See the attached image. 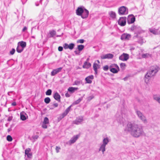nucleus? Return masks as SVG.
<instances>
[{"label": "nucleus", "instance_id": "1", "mask_svg": "<svg viewBox=\"0 0 160 160\" xmlns=\"http://www.w3.org/2000/svg\"><path fill=\"white\" fill-rule=\"evenodd\" d=\"M127 129L135 137H138L143 133L142 126L131 122H128L127 124Z\"/></svg>", "mask_w": 160, "mask_h": 160}, {"label": "nucleus", "instance_id": "2", "mask_svg": "<svg viewBox=\"0 0 160 160\" xmlns=\"http://www.w3.org/2000/svg\"><path fill=\"white\" fill-rule=\"evenodd\" d=\"M160 69V68L157 66L151 67L145 77V82L147 83L151 78L154 76Z\"/></svg>", "mask_w": 160, "mask_h": 160}, {"label": "nucleus", "instance_id": "3", "mask_svg": "<svg viewBox=\"0 0 160 160\" xmlns=\"http://www.w3.org/2000/svg\"><path fill=\"white\" fill-rule=\"evenodd\" d=\"M109 142L108 139V138H105L103 139L102 141V143L100 145L99 149V151H101L103 154L104 153L106 150V145Z\"/></svg>", "mask_w": 160, "mask_h": 160}, {"label": "nucleus", "instance_id": "4", "mask_svg": "<svg viewBox=\"0 0 160 160\" xmlns=\"http://www.w3.org/2000/svg\"><path fill=\"white\" fill-rule=\"evenodd\" d=\"M137 114L139 118L145 124L147 123L148 122L146 117L140 111H137Z\"/></svg>", "mask_w": 160, "mask_h": 160}, {"label": "nucleus", "instance_id": "5", "mask_svg": "<svg viewBox=\"0 0 160 160\" xmlns=\"http://www.w3.org/2000/svg\"><path fill=\"white\" fill-rule=\"evenodd\" d=\"M26 45V42L21 41L18 42L16 50H23Z\"/></svg>", "mask_w": 160, "mask_h": 160}, {"label": "nucleus", "instance_id": "6", "mask_svg": "<svg viewBox=\"0 0 160 160\" xmlns=\"http://www.w3.org/2000/svg\"><path fill=\"white\" fill-rule=\"evenodd\" d=\"M79 136L80 135L78 134L73 136L71 139L67 142V144L69 145H71L72 144L74 143L78 139Z\"/></svg>", "mask_w": 160, "mask_h": 160}, {"label": "nucleus", "instance_id": "7", "mask_svg": "<svg viewBox=\"0 0 160 160\" xmlns=\"http://www.w3.org/2000/svg\"><path fill=\"white\" fill-rule=\"evenodd\" d=\"M119 13L120 14L123 15L127 14L128 11L126 10L125 7L122 6L120 7L118 10Z\"/></svg>", "mask_w": 160, "mask_h": 160}, {"label": "nucleus", "instance_id": "8", "mask_svg": "<svg viewBox=\"0 0 160 160\" xmlns=\"http://www.w3.org/2000/svg\"><path fill=\"white\" fill-rule=\"evenodd\" d=\"M85 8L84 7L81 6L78 7L76 10V13L77 15L81 16L83 13Z\"/></svg>", "mask_w": 160, "mask_h": 160}, {"label": "nucleus", "instance_id": "9", "mask_svg": "<svg viewBox=\"0 0 160 160\" xmlns=\"http://www.w3.org/2000/svg\"><path fill=\"white\" fill-rule=\"evenodd\" d=\"M129 58V55L127 53H123L119 57V59L122 61H126Z\"/></svg>", "mask_w": 160, "mask_h": 160}, {"label": "nucleus", "instance_id": "10", "mask_svg": "<svg viewBox=\"0 0 160 160\" xmlns=\"http://www.w3.org/2000/svg\"><path fill=\"white\" fill-rule=\"evenodd\" d=\"M118 23L121 26H124L126 24V18H120L118 21Z\"/></svg>", "mask_w": 160, "mask_h": 160}, {"label": "nucleus", "instance_id": "11", "mask_svg": "<svg viewBox=\"0 0 160 160\" xmlns=\"http://www.w3.org/2000/svg\"><path fill=\"white\" fill-rule=\"evenodd\" d=\"M131 37V36L130 34L124 33L122 34L121 37V39L122 40H129Z\"/></svg>", "mask_w": 160, "mask_h": 160}, {"label": "nucleus", "instance_id": "12", "mask_svg": "<svg viewBox=\"0 0 160 160\" xmlns=\"http://www.w3.org/2000/svg\"><path fill=\"white\" fill-rule=\"evenodd\" d=\"M74 46V44L72 43H70L69 45L67 43H65L63 45V48L65 49H69L71 50L73 49Z\"/></svg>", "mask_w": 160, "mask_h": 160}, {"label": "nucleus", "instance_id": "13", "mask_svg": "<svg viewBox=\"0 0 160 160\" xmlns=\"http://www.w3.org/2000/svg\"><path fill=\"white\" fill-rule=\"evenodd\" d=\"M83 121V118L82 117H80L76 118V119L73 121V123L77 125H78Z\"/></svg>", "mask_w": 160, "mask_h": 160}, {"label": "nucleus", "instance_id": "14", "mask_svg": "<svg viewBox=\"0 0 160 160\" xmlns=\"http://www.w3.org/2000/svg\"><path fill=\"white\" fill-rule=\"evenodd\" d=\"M89 14V11L88 10L85 8L83 10V13L81 15V18L83 19L87 18Z\"/></svg>", "mask_w": 160, "mask_h": 160}, {"label": "nucleus", "instance_id": "15", "mask_svg": "<svg viewBox=\"0 0 160 160\" xmlns=\"http://www.w3.org/2000/svg\"><path fill=\"white\" fill-rule=\"evenodd\" d=\"M20 118L23 121L26 120L28 118L27 114L24 112H22L20 113Z\"/></svg>", "mask_w": 160, "mask_h": 160}, {"label": "nucleus", "instance_id": "16", "mask_svg": "<svg viewBox=\"0 0 160 160\" xmlns=\"http://www.w3.org/2000/svg\"><path fill=\"white\" fill-rule=\"evenodd\" d=\"M113 67H115L116 68H112L110 69L111 72L113 73H117L119 71V68L117 64H114Z\"/></svg>", "mask_w": 160, "mask_h": 160}, {"label": "nucleus", "instance_id": "17", "mask_svg": "<svg viewBox=\"0 0 160 160\" xmlns=\"http://www.w3.org/2000/svg\"><path fill=\"white\" fill-rule=\"evenodd\" d=\"M113 57V55L112 54L109 53L103 55L101 56L102 59L111 58Z\"/></svg>", "mask_w": 160, "mask_h": 160}, {"label": "nucleus", "instance_id": "18", "mask_svg": "<svg viewBox=\"0 0 160 160\" xmlns=\"http://www.w3.org/2000/svg\"><path fill=\"white\" fill-rule=\"evenodd\" d=\"M62 68H59L53 70L51 72V75L54 76L58 72H60L62 70Z\"/></svg>", "mask_w": 160, "mask_h": 160}, {"label": "nucleus", "instance_id": "19", "mask_svg": "<svg viewBox=\"0 0 160 160\" xmlns=\"http://www.w3.org/2000/svg\"><path fill=\"white\" fill-rule=\"evenodd\" d=\"M135 20L134 17H132L131 16H129L128 18V23H133Z\"/></svg>", "mask_w": 160, "mask_h": 160}, {"label": "nucleus", "instance_id": "20", "mask_svg": "<svg viewBox=\"0 0 160 160\" xmlns=\"http://www.w3.org/2000/svg\"><path fill=\"white\" fill-rule=\"evenodd\" d=\"M93 75H91L85 78V80L87 83H91L92 82V81L91 80L93 79Z\"/></svg>", "mask_w": 160, "mask_h": 160}, {"label": "nucleus", "instance_id": "21", "mask_svg": "<svg viewBox=\"0 0 160 160\" xmlns=\"http://www.w3.org/2000/svg\"><path fill=\"white\" fill-rule=\"evenodd\" d=\"M53 97L54 99L58 102L60 101V96L58 92H55L54 95Z\"/></svg>", "mask_w": 160, "mask_h": 160}, {"label": "nucleus", "instance_id": "22", "mask_svg": "<svg viewBox=\"0 0 160 160\" xmlns=\"http://www.w3.org/2000/svg\"><path fill=\"white\" fill-rule=\"evenodd\" d=\"M153 98L154 100L157 101L160 104V96L158 95H154L153 96Z\"/></svg>", "mask_w": 160, "mask_h": 160}, {"label": "nucleus", "instance_id": "23", "mask_svg": "<svg viewBox=\"0 0 160 160\" xmlns=\"http://www.w3.org/2000/svg\"><path fill=\"white\" fill-rule=\"evenodd\" d=\"M78 89V88L71 87L68 89V91L71 93H73L75 91Z\"/></svg>", "mask_w": 160, "mask_h": 160}, {"label": "nucleus", "instance_id": "24", "mask_svg": "<svg viewBox=\"0 0 160 160\" xmlns=\"http://www.w3.org/2000/svg\"><path fill=\"white\" fill-rule=\"evenodd\" d=\"M93 67L95 73L97 74V69L99 68V65L94 63L93 65Z\"/></svg>", "mask_w": 160, "mask_h": 160}, {"label": "nucleus", "instance_id": "25", "mask_svg": "<svg viewBox=\"0 0 160 160\" xmlns=\"http://www.w3.org/2000/svg\"><path fill=\"white\" fill-rule=\"evenodd\" d=\"M91 66V64L90 63L85 62L83 66V68H88L90 67Z\"/></svg>", "mask_w": 160, "mask_h": 160}, {"label": "nucleus", "instance_id": "26", "mask_svg": "<svg viewBox=\"0 0 160 160\" xmlns=\"http://www.w3.org/2000/svg\"><path fill=\"white\" fill-rule=\"evenodd\" d=\"M151 54L149 53H146L142 54V58H147L151 56Z\"/></svg>", "mask_w": 160, "mask_h": 160}, {"label": "nucleus", "instance_id": "27", "mask_svg": "<svg viewBox=\"0 0 160 160\" xmlns=\"http://www.w3.org/2000/svg\"><path fill=\"white\" fill-rule=\"evenodd\" d=\"M110 17L112 18H115L116 17L115 13L113 11H111L109 12Z\"/></svg>", "mask_w": 160, "mask_h": 160}, {"label": "nucleus", "instance_id": "28", "mask_svg": "<svg viewBox=\"0 0 160 160\" xmlns=\"http://www.w3.org/2000/svg\"><path fill=\"white\" fill-rule=\"evenodd\" d=\"M149 31L150 32L153 33L154 34H157L158 33L157 31L154 29L149 28Z\"/></svg>", "mask_w": 160, "mask_h": 160}, {"label": "nucleus", "instance_id": "29", "mask_svg": "<svg viewBox=\"0 0 160 160\" xmlns=\"http://www.w3.org/2000/svg\"><path fill=\"white\" fill-rule=\"evenodd\" d=\"M44 102L46 103H48L50 102L51 100L49 98L47 97L44 99Z\"/></svg>", "mask_w": 160, "mask_h": 160}, {"label": "nucleus", "instance_id": "30", "mask_svg": "<svg viewBox=\"0 0 160 160\" xmlns=\"http://www.w3.org/2000/svg\"><path fill=\"white\" fill-rule=\"evenodd\" d=\"M50 34L51 35L50 37H53V36L56 35V32L55 31H52L50 32Z\"/></svg>", "mask_w": 160, "mask_h": 160}, {"label": "nucleus", "instance_id": "31", "mask_svg": "<svg viewBox=\"0 0 160 160\" xmlns=\"http://www.w3.org/2000/svg\"><path fill=\"white\" fill-rule=\"evenodd\" d=\"M7 140L9 142H11L12 141V138L10 135H8L7 137Z\"/></svg>", "mask_w": 160, "mask_h": 160}, {"label": "nucleus", "instance_id": "32", "mask_svg": "<svg viewBox=\"0 0 160 160\" xmlns=\"http://www.w3.org/2000/svg\"><path fill=\"white\" fill-rule=\"evenodd\" d=\"M84 47V46L82 45H79L78 46V50H82Z\"/></svg>", "mask_w": 160, "mask_h": 160}, {"label": "nucleus", "instance_id": "33", "mask_svg": "<svg viewBox=\"0 0 160 160\" xmlns=\"http://www.w3.org/2000/svg\"><path fill=\"white\" fill-rule=\"evenodd\" d=\"M82 100V99L80 98L78 99V100H77L76 101H75V102H73V104H78Z\"/></svg>", "mask_w": 160, "mask_h": 160}, {"label": "nucleus", "instance_id": "34", "mask_svg": "<svg viewBox=\"0 0 160 160\" xmlns=\"http://www.w3.org/2000/svg\"><path fill=\"white\" fill-rule=\"evenodd\" d=\"M49 123V120L48 118L45 117L44 118L43 123L48 124Z\"/></svg>", "mask_w": 160, "mask_h": 160}, {"label": "nucleus", "instance_id": "35", "mask_svg": "<svg viewBox=\"0 0 160 160\" xmlns=\"http://www.w3.org/2000/svg\"><path fill=\"white\" fill-rule=\"evenodd\" d=\"M52 92V90L51 89H48L46 92V94L47 95H50L51 94Z\"/></svg>", "mask_w": 160, "mask_h": 160}, {"label": "nucleus", "instance_id": "36", "mask_svg": "<svg viewBox=\"0 0 160 160\" xmlns=\"http://www.w3.org/2000/svg\"><path fill=\"white\" fill-rule=\"evenodd\" d=\"M126 66V64L124 63H122L120 64V67L122 69H124Z\"/></svg>", "mask_w": 160, "mask_h": 160}, {"label": "nucleus", "instance_id": "37", "mask_svg": "<svg viewBox=\"0 0 160 160\" xmlns=\"http://www.w3.org/2000/svg\"><path fill=\"white\" fill-rule=\"evenodd\" d=\"M30 151L31 149L29 148H28L26 149L25 151V154L26 155L29 153V152Z\"/></svg>", "mask_w": 160, "mask_h": 160}, {"label": "nucleus", "instance_id": "38", "mask_svg": "<svg viewBox=\"0 0 160 160\" xmlns=\"http://www.w3.org/2000/svg\"><path fill=\"white\" fill-rule=\"evenodd\" d=\"M103 69L105 71H107L108 69V65L104 66L103 68Z\"/></svg>", "mask_w": 160, "mask_h": 160}, {"label": "nucleus", "instance_id": "39", "mask_svg": "<svg viewBox=\"0 0 160 160\" xmlns=\"http://www.w3.org/2000/svg\"><path fill=\"white\" fill-rule=\"evenodd\" d=\"M71 106H70L68 108H67L66 110V111H65V112H66V113H68V112H69L70 110V108H71Z\"/></svg>", "mask_w": 160, "mask_h": 160}, {"label": "nucleus", "instance_id": "40", "mask_svg": "<svg viewBox=\"0 0 160 160\" xmlns=\"http://www.w3.org/2000/svg\"><path fill=\"white\" fill-rule=\"evenodd\" d=\"M67 113H66V112H64L62 115V117L61 118V119H62L67 114Z\"/></svg>", "mask_w": 160, "mask_h": 160}, {"label": "nucleus", "instance_id": "41", "mask_svg": "<svg viewBox=\"0 0 160 160\" xmlns=\"http://www.w3.org/2000/svg\"><path fill=\"white\" fill-rule=\"evenodd\" d=\"M84 40L83 39H80L77 41V42L82 43L84 42Z\"/></svg>", "mask_w": 160, "mask_h": 160}, {"label": "nucleus", "instance_id": "42", "mask_svg": "<svg viewBox=\"0 0 160 160\" xmlns=\"http://www.w3.org/2000/svg\"><path fill=\"white\" fill-rule=\"evenodd\" d=\"M60 149V148L58 146L56 147V150L57 153L58 152L59 150Z\"/></svg>", "mask_w": 160, "mask_h": 160}, {"label": "nucleus", "instance_id": "43", "mask_svg": "<svg viewBox=\"0 0 160 160\" xmlns=\"http://www.w3.org/2000/svg\"><path fill=\"white\" fill-rule=\"evenodd\" d=\"M46 123H43L42 127L43 128H47V126L46 125Z\"/></svg>", "mask_w": 160, "mask_h": 160}, {"label": "nucleus", "instance_id": "44", "mask_svg": "<svg viewBox=\"0 0 160 160\" xmlns=\"http://www.w3.org/2000/svg\"><path fill=\"white\" fill-rule=\"evenodd\" d=\"M94 98V96H90L88 97V99L89 101L91 100L92 99Z\"/></svg>", "mask_w": 160, "mask_h": 160}, {"label": "nucleus", "instance_id": "45", "mask_svg": "<svg viewBox=\"0 0 160 160\" xmlns=\"http://www.w3.org/2000/svg\"><path fill=\"white\" fill-rule=\"evenodd\" d=\"M74 52L76 55H79L80 53V51H75Z\"/></svg>", "mask_w": 160, "mask_h": 160}, {"label": "nucleus", "instance_id": "46", "mask_svg": "<svg viewBox=\"0 0 160 160\" xmlns=\"http://www.w3.org/2000/svg\"><path fill=\"white\" fill-rule=\"evenodd\" d=\"M15 51H11L10 52V54L11 55H13V54L15 52Z\"/></svg>", "mask_w": 160, "mask_h": 160}, {"label": "nucleus", "instance_id": "47", "mask_svg": "<svg viewBox=\"0 0 160 160\" xmlns=\"http://www.w3.org/2000/svg\"><path fill=\"white\" fill-rule=\"evenodd\" d=\"M27 155L28 157L29 158H31L32 156V154L30 153H28V154H27Z\"/></svg>", "mask_w": 160, "mask_h": 160}, {"label": "nucleus", "instance_id": "48", "mask_svg": "<svg viewBox=\"0 0 160 160\" xmlns=\"http://www.w3.org/2000/svg\"><path fill=\"white\" fill-rule=\"evenodd\" d=\"M63 48L62 47L59 46L58 48V50H62Z\"/></svg>", "mask_w": 160, "mask_h": 160}, {"label": "nucleus", "instance_id": "49", "mask_svg": "<svg viewBox=\"0 0 160 160\" xmlns=\"http://www.w3.org/2000/svg\"><path fill=\"white\" fill-rule=\"evenodd\" d=\"M80 83V81H77L75 82V84L76 85H78Z\"/></svg>", "mask_w": 160, "mask_h": 160}, {"label": "nucleus", "instance_id": "50", "mask_svg": "<svg viewBox=\"0 0 160 160\" xmlns=\"http://www.w3.org/2000/svg\"><path fill=\"white\" fill-rule=\"evenodd\" d=\"M53 105L55 107H57L58 106V104L57 103H55L53 104Z\"/></svg>", "mask_w": 160, "mask_h": 160}, {"label": "nucleus", "instance_id": "51", "mask_svg": "<svg viewBox=\"0 0 160 160\" xmlns=\"http://www.w3.org/2000/svg\"><path fill=\"white\" fill-rule=\"evenodd\" d=\"M65 96L67 97H69L70 96L69 94L68 93H66Z\"/></svg>", "mask_w": 160, "mask_h": 160}, {"label": "nucleus", "instance_id": "52", "mask_svg": "<svg viewBox=\"0 0 160 160\" xmlns=\"http://www.w3.org/2000/svg\"><path fill=\"white\" fill-rule=\"evenodd\" d=\"M38 138V136L37 135L34 136L33 138L34 139H37Z\"/></svg>", "mask_w": 160, "mask_h": 160}, {"label": "nucleus", "instance_id": "53", "mask_svg": "<svg viewBox=\"0 0 160 160\" xmlns=\"http://www.w3.org/2000/svg\"><path fill=\"white\" fill-rule=\"evenodd\" d=\"M27 29V28L26 27H25L22 29V31L23 32L25 30Z\"/></svg>", "mask_w": 160, "mask_h": 160}, {"label": "nucleus", "instance_id": "54", "mask_svg": "<svg viewBox=\"0 0 160 160\" xmlns=\"http://www.w3.org/2000/svg\"><path fill=\"white\" fill-rule=\"evenodd\" d=\"M12 106H15L16 105V102H14L12 103Z\"/></svg>", "mask_w": 160, "mask_h": 160}, {"label": "nucleus", "instance_id": "55", "mask_svg": "<svg viewBox=\"0 0 160 160\" xmlns=\"http://www.w3.org/2000/svg\"><path fill=\"white\" fill-rule=\"evenodd\" d=\"M157 48V49H160V46H157V47L154 48V49Z\"/></svg>", "mask_w": 160, "mask_h": 160}, {"label": "nucleus", "instance_id": "56", "mask_svg": "<svg viewBox=\"0 0 160 160\" xmlns=\"http://www.w3.org/2000/svg\"><path fill=\"white\" fill-rule=\"evenodd\" d=\"M120 123H122L123 124L124 121H123V119L122 118V120L121 121H120Z\"/></svg>", "mask_w": 160, "mask_h": 160}, {"label": "nucleus", "instance_id": "57", "mask_svg": "<svg viewBox=\"0 0 160 160\" xmlns=\"http://www.w3.org/2000/svg\"><path fill=\"white\" fill-rule=\"evenodd\" d=\"M22 51H17L18 53H21Z\"/></svg>", "mask_w": 160, "mask_h": 160}, {"label": "nucleus", "instance_id": "58", "mask_svg": "<svg viewBox=\"0 0 160 160\" xmlns=\"http://www.w3.org/2000/svg\"><path fill=\"white\" fill-rule=\"evenodd\" d=\"M62 117V116H60V118H58V119H59V121L60 120H61V118Z\"/></svg>", "mask_w": 160, "mask_h": 160}, {"label": "nucleus", "instance_id": "59", "mask_svg": "<svg viewBox=\"0 0 160 160\" xmlns=\"http://www.w3.org/2000/svg\"><path fill=\"white\" fill-rule=\"evenodd\" d=\"M97 62H98V63H100V62H99V60H98L97 61Z\"/></svg>", "mask_w": 160, "mask_h": 160}, {"label": "nucleus", "instance_id": "60", "mask_svg": "<svg viewBox=\"0 0 160 160\" xmlns=\"http://www.w3.org/2000/svg\"><path fill=\"white\" fill-rule=\"evenodd\" d=\"M12 50H15L14 49V48H12Z\"/></svg>", "mask_w": 160, "mask_h": 160}, {"label": "nucleus", "instance_id": "61", "mask_svg": "<svg viewBox=\"0 0 160 160\" xmlns=\"http://www.w3.org/2000/svg\"><path fill=\"white\" fill-rule=\"evenodd\" d=\"M132 49H134V48H132V49H131V50H132Z\"/></svg>", "mask_w": 160, "mask_h": 160}, {"label": "nucleus", "instance_id": "62", "mask_svg": "<svg viewBox=\"0 0 160 160\" xmlns=\"http://www.w3.org/2000/svg\"><path fill=\"white\" fill-rule=\"evenodd\" d=\"M133 29V28H132L131 29Z\"/></svg>", "mask_w": 160, "mask_h": 160}, {"label": "nucleus", "instance_id": "63", "mask_svg": "<svg viewBox=\"0 0 160 160\" xmlns=\"http://www.w3.org/2000/svg\"><path fill=\"white\" fill-rule=\"evenodd\" d=\"M133 29V28H132L131 29Z\"/></svg>", "mask_w": 160, "mask_h": 160}]
</instances>
